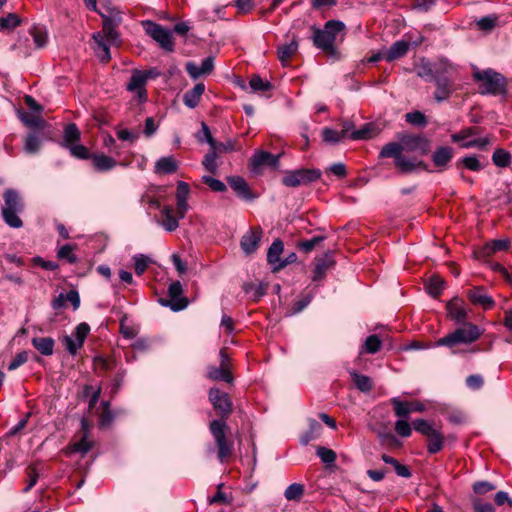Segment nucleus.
<instances>
[{"instance_id": "obj_31", "label": "nucleus", "mask_w": 512, "mask_h": 512, "mask_svg": "<svg viewBox=\"0 0 512 512\" xmlns=\"http://www.w3.org/2000/svg\"><path fill=\"white\" fill-rule=\"evenodd\" d=\"M444 285L445 282L440 276L433 275L426 280L425 289L430 296L437 298L442 293Z\"/></svg>"}, {"instance_id": "obj_15", "label": "nucleus", "mask_w": 512, "mask_h": 512, "mask_svg": "<svg viewBox=\"0 0 512 512\" xmlns=\"http://www.w3.org/2000/svg\"><path fill=\"white\" fill-rule=\"evenodd\" d=\"M121 18H110V17H104L103 18V25H102V35L104 36V39L111 45H120L121 39L120 35L116 30V27L120 24Z\"/></svg>"}, {"instance_id": "obj_64", "label": "nucleus", "mask_w": 512, "mask_h": 512, "mask_svg": "<svg viewBox=\"0 0 512 512\" xmlns=\"http://www.w3.org/2000/svg\"><path fill=\"white\" fill-rule=\"evenodd\" d=\"M494 489L496 487L488 481H479L473 484V491L478 495H484Z\"/></svg>"}, {"instance_id": "obj_35", "label": "nucleus", "mask_w": 512, "mask_h": 512, "mask_svg": "<svg viewBox=\"0 0 512 512\" xmlns=\"http://www.w3.org/2000/svg\"><path fill=\"white\" fill-rule=\"evenodd\" d=\"M207 377L211 380H222L227 383L233 381V376L227 367H209Z\"/></svg>"}, {"instance_id": "obj_63", "label": "nucleus", "mask_w": 512, "mask_h": 512, "mask_svg": "<svg viewBox=\"0 0 512 512\" xmlns=\"http://www.w3.org/2000/svg\"><path fill=\"white\" fill-rule=\"evenodd\" d=\"M29 353L27 351H22L18 353L13 360L8 365V370L12 371L23 365L28 361Z\"/></svg>"}, {"instance_id": "obj_37", "label": "nucleus", "mask_w": 512, "mask_h": 512, "mask_svg": "<svg viewBox=\"0 0 512 512\" xmlns=\"http://www.w3.org/2000/svg\"><path fill=\"white\" fill-rule=\"evenodd\" d=\"M427 451L430 454H436L442 450L444 445V437L440 431L436 430L430 436L427 437Z\"/></svg>"}, {"instance_id": "obj_6", "label": "nucleus", "mask_w": 512, "mask_h": 512, "mask_svg": "<svg viewBox=\"0 0 512 512\" xmlns=\"http://www.w3.org/2000/svg\"><path fill=\"white\" fill-rule=\"evenodd\" d=\"M380 158H393L395 167L401 173H411L418 168L426 169V165L423 161H416L414 158H407L400 152V147L396 142H389L385 144L380 153Z\"/></svg>"}, {"instance_id": "obj_23", "label": "nucleus", "mask_w": 512, "mask_h": 512, "mask_svg": "<svg viewBox=\"0 0 512 512\" xmlns=\"http://www.w3.org/2000/svg\"><path fill=\"white\" fill-rule=\"evenodd\" d=\"M453 156L454 150L452 147L440 146L434 151L432 155V161L440 171H443L448 167V164L452 160Z\"/></svg>"}, {"instance_id": "obj_48", "label": "nucleus", "mask_w": 512, "mask_h": 512, "mask_svg": "<svg viewBox=\"0 0 512 512\" xmlns=\"http://www.w3.org/2000/svg\"><path fill=\"white\" fill-rule=\"evenodd\" d=\"M41 146V140L35 133H30L25 139L24 149L29 154L37 153Z\"/></svg>"}, {"instance_id": "obj_28", "label": "nucleus", "mask_w": 512, "mask_h": 512, "mask_svg": "<svg viewBox=\"0 0 512 512\" xmlns=\"http://www.w3.org/2000/svg\"><path fill=\"white\" fill-rule=\"evenodd\" d=\"M205 91L203 83H197L191 90H188L183 96L184 104L189 108H195L199 102L202 94Z\"/></svg>"}, {"instance_id": "obj_30", "label": "nucleus", "mask_w": 512, "mask_h": 512, "mask_svg": "<svg viewBox=\"0 0 512 512\" xmlns=\"http://www.w3.org/2000/svg\"><path fill=\"white\" fill-rule=\"evenodd\" d=\"M32 345L42 355L50 356L54 352L55 341L51 337H34L32 339Z\"/></svg>"}, {"instance_id": "obj_29", "label": "nucleus", "mask_w": 512, "mask_h": 512, "mask_svg": "<svg viewBox=\"0 0 512 512\" xmlns=\"http://www.w3.org/2000/svg\"><path fill=\"white\" fill-rule=\"evenodd\" d=\"M298 41L295 37L288 44H283L278 48V58L283 65H287L298 50Z\"/></svg>"}, {"instance_id": "obj_52", "label": "nucleus", "mask_w": 512, "mask_h": 512, "mask_svg": "<svg viewBox=\"0 0 512 512\" xmlns=\"http://www.w3.org/2000/svg\"><path fill=\"white\" fill-rule=\"evenodd\" d=\"M405 119L408 123L414 126L424 127L427 124L426 116L420 111L407 113Z\"/></svg>"}, {"instance_id": "obj_45", "label": "nucleus", "mask_w": 512, "mask_h": 512, "mask_svg": "<svg viewBox=\"0 0 512 512\" xmlns=\"http://www.w3.org/2000/svg\"><path fill=\"white\" fill-rule=\"evenodd\" d=\"M390 402L397 417L404 418L410 414L409 402L401 401L398 398H392Z\"/></svg>"}, {"instance_id": "obj_10", "label": "nucleus", "mask_w": 512, "mask_h": 512, "mask_svg": "<svg viewBox=\"0 0 512 512\" xmlns=\"http://www.w3.org/2000/svg\"><path fill=\"white\" fill-rule=\"evenodd\" d=\"M150 76L151 71L135 70L130 77L127 90L135 93L134 99L137 100L138 103L147 101L146 84Z\"/></svg>"}, {"instance_id": "obj_19", "label": "nucleus", "mask_w": 512, "mask_h": 512, "mask_svg": "<svg viewBox=\"0 0 512 512\" xmlns=\"http://www.w3.org/2000/svg\"><path fill=\"white\" fill-rule=\"evenodd\" d=\"M314 263L313 281H320L325 277L327 271L334 266L335 262L332 253L327 252L324 255L315 258Z\"/></svg>"}, {"instance_id": "obj_46", "label": "nucleus", "mask_w": 512, "mask_h": 512, "mask_svg": "<svg viewBox=\"0 0 512 512\" xmlns=\"http://www.w3.org/2000/svg\"><path fill=\"white\" fill-rule=\"evenodd\" d=\"M36 48H43L47 44V32L40 27H33L30 31Z\"/></svg>"}, {"instance_id": "obj_9", "label": "nucleus", "mask_w": 512, "mask_h": 512, "mask_svg": "<svg viewBox=\"0 0 512 512\" xmlns=\"http://www.w3.org/2000/svg\"><path fill=\"white\" fill-rule=\"evenodd\" d=\"M396 142L400 147V152H420L425 155L430 150L429 140L420 135L403 134L398 137Z\"/></svg>"}, {"instance_id": "obj_2", "label": "nucleus", "mask_w": 512, "mask_h": 512, "mask_svg": "<svg viewBox=\"0 0 512 512\" xmlns=\"http://www.w3.org/2000/svg\"><path fill=\"white\" fill-rule=\"evenodd\" d=\"M210 433L217 447V457L226 463L234 452V442L228 437L229 426L224 420H212L209 424Z\"/></svg>"}, {"instance_id": "obj_62", "label": "nucleus", "mask_w": 512, "mask_h": 512, "mask_svg": "<svg viewBox=\"0 0 512 512\" xmlns=\"http://www.w3.org/2000/svg\"><path fill=\"white\" fill-rule=\"evenodd\" d=\"M90 327L87 323H80L75 328V338L78 346H83L84 341L89 334Z\"/></svg>"}, {"instance_id": "obj_8", "label": "nucleus", "mask_w": 512, "mask_h": 512, "mask_svg": "<svg viewBox=\"0 0 512 512\" xmlns=\"http://www.w3.org/2000/svg\"><path fill=\"white\" fill-rule=\"evenodd\" d=\"M455 67L447 60H439L435 63L422 60L417 68V75L425 80H434L441 73H453Z\"/></svg>"}, {"instance_id": "obj_32", "label": "nucleus", "mask_w": 512, "mask_h": 512, "mask_svg": "<svg viewBox=\"0 0 512 512\" xmlns=\"http://www.w3.org/2000/svg\"><path fill=\"white\" fill-rule=\"evenodd\" d=\"M21 121L30 128L44 129L47 125L46 121L42 118L41 114H32L29 112H22L20 114Z\"/></svg>"}, {"instance_id": "obj_59", "label": "nucleus", "mask_w": 512, "mask_h": 512, "mask_svg": "<svg viewBox=\"0 0 512 512\" xmlns=\"http://www.w3.org/2000/svg\"><path fill=\"white\" fill-rule=\"evenodd\" d=\"M460 163L471 171H480L482 169V165L476 156H466L462 158L461 161L457 163V166H459Z\"/></svg>"}, {"instance_id": "obj_27", "label": "nucleus", "mask_w": 512, "mask_h": 512, "mask_svg": "<svg viewBox=\"0 0 512 512\" xmlns=\"http://www.w3.org/2000/svg\"><path fill=\"white\" fill-rule=\"evenodd\" d=\"M408 49H409V42L404 41V40L396 41L385 52V59L388 62L399 59L407 54Z\"/></svg>"}, {"instance_id": "obj_50", "label": "nucleus", "mask_w": 512, "mask_h": 512, "mask_svg": "<svg viewBox=\"0 0 512 512\" xmlns=\"http://www.w3.org/2000/svg\"><path fill=\"white\" fill-rule=\"evenodd\" d=\"M412 425L417 432L421 433L426 437L430 436L437 430L428 421L424 419H416L415 421H413Z\"/></svg>"}, {"instance_id": "obj_51", "label": "nucleus", "mask_w": 512, "mask_h": 512, "mask_svg": "<svg viewBox=\"0 0 512 512\" xmlns=\"http://www.w3.org/2000/svg\"><path fill=\"white\" fill-rule=\"evenodd\" d=\"M324 239H325L324 236L318 235V236L313 237L312 239L303 240V241L298 242L297 248L300 251L308 253V252L312 251L316 247V245H318L320 242L324 241Z\"/></svg>"}, {"instance_id": "obj_57", "label": "nucleus", "mask_w": 512, "mask_h": 512, "mask_svg": "<svg viewBox=\"0 0 512 512\" xmlns=\"http://www.w3.org/2000/svg\"><path fill=\"white\" fill-rule=\"evenodd\" d=\"M134 262L135 273L140 276L146 271L150 259L143 254H138L134 256Z\"/></svg>"}, {"instance_id": "obj_49", "label": "nucleus", "mask_w": 512, "mask_h": 512, "mask_svg": "<svg viewBox=\"0 0 512 512\" xmlns=\"http://www.w3.org/2000/svg\"><path fill=\"white\" fill-rule=\"evenodd\" d=\"M364 351L369 354L377 353L381 348V340L377 335H370L364 342Z\"/></svg>"}, {"instance_id": "obj_53", "label": "nucleus", "mask_w": 512, "mask_h": 512, "mask_svg": "<svg viewBox=\"0 0 512 512\" xmlns=\"http://www.w3.org/2000/svg\"><path fill=\"white\" fill-rule=\"evenodd\" d=\"M20 24L19 17L10 13L6 17L0 18V29L1 30H12Z\"/></svg>"}, {"instance_id": "obj_36", "label": "nucleus", "mask_w": 512, "mask_h": 512, "mask_svg": "<svg viewBox=\"0 0 512 512\" xmlns=\"http://www.w3.org/2000/svg\"><path fill=\"white\" fill-rule=\"evenodd\" d=\"M284 245L280 239H275L267 252V261L270 264L278 265L281 262L280 256L283 252Z\"/></svg>"}, {"instance_id": "obj_11", "label": "nucleus", "mask_w": 512, "mask_h": 512, "mask_svg": "<svg viewBox=\"0 0 512 512\" xmlns=\"http://www.w3.org/2000/svg\"><path fill=\"white\" fill-rule=\"evenodd\" d=\"M142 24L147 35L152 37L161 48L169 52L173 51L174 44L169 30L152 21H144Z\"/></svg>"}, {"instance_id": "obj_56", "label": "nucleus", "mask_w": 512, "mask_h": 512, "mask_svg": "<svg viewBox=\"0 0 512 512\" xmlns=\"http://www.w3.org/2000/svg\"><path fill=\"white\" fill-rule=\"evenodd\" d=\"M316 454L321 459V461L326 464H333L337 458L336 453L332 449L322 446L317 448Z\"/></svg>"}, {"instance_id": "obj_42", "label": "nucleus", "mask_w": 512, "mask_h": 512, "mask_svg": "<svg viewBox=\"0 0 512 512\" xmlns=\"http://www.w3.org/2000/svg\"><path fill=\"white\" fill-rule=\"evenodd\" d=\"M217 159V152L214 151L212 148L210 152H208L202 161V165L205 168L206 171L210 172L211 174H216L218 171V164L216 162Z\"/></svg>"}, {"instance_id": "obj_33", "label": "nucleus", "mask_w": 512, "mask_h": 512, "mask_svg": "<svg viewBox=\"0 0 512 512\" xmlns=\"http://www.w3.org/2000/svg\"><path fill=\"white\" fill-rule=\"evenodd\" d=\"M162 215H163L162 225L167 231L171 232L178 228L179 224H178L177 218H179V217L174 216L173 207L164 206V208L162 210Z\"/></svg>"}, {"instance_id": "obj_44", "label": "nucleus", "mask_w": 512, "mask_h": 512, "mask_svg": "<svg viewBox=\"0 0 512 512\" xmlns=\"http://www.w3.org/2000/svg\"><path fill=\"white\" fill-rule=\"evenodd\" d=\"M249 86L254 92H265L271 89L269 81L263 80L259 75H253L249 80Z\"/></svg>"}, {"instance_id": "obj_60", "label": "nucleus", "mask_w": 512, "mask_h": 512, "mask_svg": "<svg viewBox=\"0 0 512 512\" xmlns=\"http://www.w3.org/2000/svg\"><path fill=\"white\" fill-rule=\"evenodd\" d=\"M92 448V442L88 439L87 434H84L82 438L72 445L73 452H79L82 454L87 453Z\"/></svg>"}, {"instance_id": "obj_40", "label": "nucleus", "mask_w": 512, "mask_h": 512, "mask_svg": "<svg viewBox=\"0 0 512 512\" xmlns=\"http://www.w3.org/2000/svg\"><path fill=\"white\" fill-rule=\"evenodd\" d=\"M80 139V131L74 123H70L65 127L64 130V142L65 146L75 144Z\"/></svg>"}, {"instance_id": "obj_39", "label": "nucleus", "mask_w": 512, "mask_h": 512, "mask_svg": "<svg viewBox=\"0 0 512 512\" xmlns=\"http://www.w3.org/2000/svg\"><path fill=\"white\" fill-rule=\"evenodd\" d=\"M350 375L353 379L355 386L362 392H369L373 385L370 377L362 374H358L355 371H351Z\"/></svg>"}, {"instance_id": "obj_54", "label": "nucleus", "mask_w": 512, "mask_h": 512, "mask_svg": "<svg viewBox=\"0 0 512 512\" xmlns=\"http://www.w3.org/2000/svg\"><path fill=\"white\" fill-rule=\"evenodd\" d=\"M74 246L70 244L63 245L57 252V256L60 259H66L69 263L73 264L77 262V257L74 254Z\"/></svg>"}, {"instance_id": "obj_13", "label": "nucleus", "mask_w": 512, "mask_h": 512, "mask_svg": "<svg viewBox=\"0 0 512 512\" xmlns=\"http://www.w3.org/2000/svg\"><path fill=\"white\" fill-rule=\"evenodd\" d=\"M452 73H441L433 80L436 86L434 99L437 102H443L450 98L456 90L454 81L450 78Z\"/></svg>"}, {"instance_id": "obj_24", "label": "nucleus", "mask_w": 512, "mask_h": 512, "mask_svg": "<svg viewBox=\"0 0 512 512\" xmlns=\"http://www.w3.org/2000/svg\"><path fill=\"white\" fill-rule=\"evenodd\" d=\"M228 184L236 192L237 196L245 199L252 200L254 195L252 194L247 182L243 177L232 176L228 178Z\"/></svg>"}, {"instance_id": "obj_7", "label": "nucleus", "mask_w": 512, "mask_h": 512, "mask_svg": "<svg viewBox=\"0 0 512 512\" xmlns=\"http://www.w3.org/2000/svg\"><path fill=\"white\" fill-rule=\"evenodd\" d=\"M320 176L321 172L318 169H298L286 172L282 183L287 187H298L308 185L318 180Z\"/></svg>"}, {"instance_id": "obj_43", "label": "nucleus", "mask_w": 512, "mask_h": 512, "mask_svg": "<svg viewBox=\"0 0 512 512\" xmlns=\"http://www.w3.org/2000/svg\"><path fill=\"white\" fill-rule=\"evenodd\" d=\"M493 163L498 167H507L511 162V155L504 149H497L492 155Z\"/></svg>"}, {"instance_id": "obj_61", "label": "nucleus", "mask_w": 512, "mask_h": 512, "mask_svg": "<svg viewBox=\"0 0 512 512\" xmlns=\"http://www.w3.org/2000/svg\"><path fill=\"white\" fill-rule=\"evenodd\" d=\"M211 148L216 152H232L239 150V147L235 140H227L226 142L216 141L215 146H211Z\"/></svg>"}, {"instance_id": "obj_22", "label": "nucleus", "mask_w": 512, "mask_h": 512, "mask_svg": "<svg viewBox=\"0 0 512 512\" xmlns=\"http://www.w3.org/2000/svg\"><path fill=\"white\" fill-rule=\"evenodd\" d=\"M182 285L179 281L172 282L168 288V295L172 301L171 309L179 311L187 307L188 301L186 298H181Z\"/></svg>"}, {"instance_id": "obj_38", "label": "nucleus", "mask_w": 512, "mask_h": 512, "mask_svg": "<svg viewBox=\"0 0 512 512\" xmlns=\"http://www.w3.org/2000/svg\"><path fill=\"white\" fill-rule=\"evenodd\" d=\"M347 137V129L336 131L331 128H324L322 130L323 141L330 144H336Z\"/></svg>"}, {"instance_id": "obj_25", "label": "nucleus", "mask_w": 512, "mask_h": 512, "mask_svg": "<svg viewBox=\"0 0 512 512\" xmlns=\"http://www.w3.org/2000/svg\"><path fill=\"white\" fill-rule=\"evenodd\" d=\"M510 242L508 239H497L485 244L478 252L477 257L485 258L492 254L504 251L509 248Z\"/></svg>"}, {"instance_id": "obj_21", "label": "nucleus", "mask_w": 512, "mask_h": 512, "mask_svg": "<svg viewBox=\"0 0 512 512\" xmlns=\"http://www.w3.org/2000/svg\"><path fill=\"white\" fill-rule=\"evenodd\" d=\"M280 155H274L266 151H257L251 158V166L257 169L261 166H269L276 168L279 164Z\"/></svg>"}, {"instance_id": "obj_55", "label": "nucleus", "mask_w": 512, "mask_h": 512, "mask_svg": "<svg viewBox=\"0 0 512 512\" xmlns=\"http://www.w3.org/2000/svg\"><path fill=\"white\" fill-rule=\"evenodd\" d=\"M247 294H251L254 301H258L265 294V287L262 284L247 283L244 285Z\"/></svg>"}, {"instance_id": "obj_4", "label": "nucleus", "mask_w": 512, "mask_h": 512, "mask_svg": "<svg viewBox=\"0 0 512 512\" xmlns=\"http://www.w3.org/2000/svg\"><path fill=\"white\" fill-rule=\"evenodd\" d=\"M482 332L479 327L471 322H465L446 336L439 338L435 345L453 348L459 344L469 345L477 341Z\"/></svg>"}, {"instance_id": "obj_17", "label": "nucleus", "mask_w": 512, "mask_h": 512, "mask_svg": "<svg viewBox=\"0 0 512 512\" xmlns=\"http://www.w3.org/2000/svg\"><path fill=\"white\" fill-rule=\"evenodd\" d=\"M467 297L474 305H479L484 309H490L495 304L492 297L489 296L481 286L474 287L467 291Z\"/></svg>"}, {"instance_id": "obj_16", "label": "nucleus", "mask_w": 512, "mask_h": 512, "mask_svg": "<svg viewBox=\"0 0 512 512\" xmlns=\"http://www.w3.org/2000/svg\"><path fill=\"white\" fill-rule=\"evenodd\" d=\"M190 195V186L188 183L184 181H179L177 183V190H176V212L179 218H184L186 212L188 211V198Z\"/></svg>"}, {"instance_id": "obj_1", "label": "nucleus", "mask_w": 512, "mask_h": 512, "mask_svg": "<svg viewBox=\"0 0 512 512\" xmlns=\"http://www.w3.org/2000/svg\"><path fill=\"white\" fill-rule=\"evenodd\" d=\"M313 31L312 41L317 49H320L328 56L336 57L338 55L335 42L338 36L345 30V25L339 20H329L322 29L311 27Z\"/></svg>"}, {"instance_id": "obj_47", "label": "nucleus", "mask_w": 512, "mask_h": 512, "mask_svg": "<svg viewBox=\"0 0 512 512\" xmlns=\"http://www.w3.org/2000/svg\"><path fill=\"white\" fill-rule=\"evenodd\" d=\"M375 135V129L371 124H366L361 129L355 130L350 134L353 140L370 139Z\"/></svg>"}, {"instance_id": "obj_12", "label": "nucleus", "mask_w": 512, "mask_h": 512, "mask_svg": "<svg viewBox=\"0 0 512 512\" xmlns=\"http://www.w3.org/2000/svg\"><path fill=\"white\" fill-rule=\"evenodd\" d=\"M209 400L212 403L213 408L221 416L220 420H224L226 422L233 408L229 395L217 388H211L209 390Z\"/></svg>"}, {"instance_id": "obj_20", "label": "nucleus", "mask_w": 512, "mask_h": 512, "mask_svg": "<svg viewBox=\"0 0 512 512\" xmlns=\"http://www.w3.org/2000/svg\"><path fill=\"white\" fill-rule=\"evenodd\" d=\"M93 39V45L92 48L96 54V56L102 61V62H108L111 59V53H110V45L102 35L101 32L94 33L92 36Z\"/></svg>"}, {"instance_id": "obj_18", "label": "nucleus", "mask_w": 512, "mask_h": 512, "mask_svg": "<svg viewBox=\"0 0 512 512\" xmlns=\"http://www.w3.org/2000/svg\"><path fill=\"white\" fill-rule=\"evenodd\" d=\"M448 317L456 323H465L467 319V311L463 305V301L459 298H453L446 304Z\"/></svg>"}, {"instance_id": "obj_41", "label": "nucleus", "mask_w": 512, "mask_h": 512, "mask_svg": "<svg viewBox=\"0 0 512 512\" xmlns=\"http://www.w3.org/2000/svg\"><path fill=\"white\" fill-rule=\"evenodd\" d=\"M303 494L304 486L299 483L289 485L284 492V496L288 501H299Z\"/></svg>"}, {"instance_id": "obj_34", "label": "nucleus", "mask_w": 512, "mask_h": 512, "mask_svg": "<svg viewBox=\"0 0 512 512\" xmlns=\"http://www.w3.org/2000/svg\"><path fill=\"white\" fill-rule=\"evenodd\" d=\"M91 158L95 169L98 171H108L116 166V161L105 154H95Z\"/></svg>"}, {"instance_id": "obj_58", "label": "nucleus", "mask_w": 512, "mask_h": 512, "mask_svg": "<svg viewBox=\"0 0 512 512\" xmlns=\"http://www.w3.org/2000/svg\"><path fill=\"white\" fill-rule=\"evenodd\" d=\"M202 182L215 192H224L226 190V185L222 181L211 176H203Z\"/></svg>"}, {"instance_id": "obj_5", "label": "nucleus", "mask_w": 512, "mask_h": 512, "mask_svg": "<svg viewBox=\"0 0 512 512\" xmlns=\"http://www.w3.org/2000/svg\"><path fill=\"white\" fill-rule=\"evenodd\" d=\"M4 205L2 207V217L4 222L12 228H21L23 222L18 216L24 209V203L19 193L13 189H8L3 194Z\"/></svg>"}, {"instance_id": "obj_26", "label": "nucleus", "mask_w": 512, "mask_h": 512, "mask_svg": "<svg viewBox=\"0 0 512 512\" xmlns=\"http://www.w3.org/2000/svg\"><path fill=\"white\" fill-rule=\"evenodd\" d=\"M178 169V162L173 156L161 157L154 166L156 174H172Z\"/></svg>"}, {"instance_id": "obj_3", "label": "nucleus", "mask_w": 512, "mask_h": 512, "mask_svg": "<svg viewBox=\"0 0 512 512\" xmlns=\"http://www.w3.org/2000/svg\"><path fill=\"white\" fill-rule=\"evenodd\" d=\"M473 79L476 82H480L479 93L483 95H504L507 92L505 77L491 68L485 70L475 69Z\"/></svg>"}, {"instance_id": "obj_14", "label": "nucleus", "mask_w": 512, "mask_h": 512, "mask_svg": "<svg viewBox=\"0 0 512 512\" xmlns=\"http://www.w3.org/2000/svg\"><path fill=\"white\" fill-rule=\"evenodd\" d=\"M263 236V231L260 226L252 227L246 232L240 241V246L246 255H251L256 252L259 247L260 241Z\"/></svg>"}]
</instances>
